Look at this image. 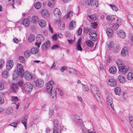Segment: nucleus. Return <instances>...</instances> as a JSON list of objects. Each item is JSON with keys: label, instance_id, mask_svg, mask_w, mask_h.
I'll return each mask as SVG.
<instances>
[{"label": "nucleus", "instance_id": "nucleus-8", "mask_svg": "<svg viewBox=\"0 0 133 133\" xmlns=\"http://www.w3.org/2000/svg\"><path fill=\"white\" fill-rule=\"evenodd\" d=\"M119 70L120 71H122L123 74H125L128 70V68L127 66H122V64H119L117 63Z\"/></svg>", "mask_w": 133, "mask_h": 133}, {"label": "nucleus", "instance_id": "nucleus-60", "mask_svg": "<svg viewBox=\"0 0 133 133\" xmlns=\"http://www.w3.org/2000/svg\"><path fill=\"white\" fill-rule=\"evenodd\" d=\"M119 26V24L116 23L114 25L113 27L115 30H116L118 28Z\"/></svg>", "mask_w": 133, "mask_h": 133}, {"label": "nucleus", "instance_id": "nucleus-1", "mask_svg": "<svg viewBox=\"0 0 133 133\" xmlns=\"http://www.w3.org/2000/svg\"><path fill=\"white\" fill-rule=\"evenodd\" d=\"M91 89L95 98L97 101L99 102H101V98L100 94L97 88L95 86H92L91 87Z\"/></svg>", "mask_w": 133, "mask_h": 133}, {"label": "nucleus", "instance_id": "nucleus-12", "mask_svg": "<svg viewBox=\"0 0 133 133\" xmlns=\"http://www.w3.org/2000/svg\"><path fill=\"white\" fill-rule=\"evenodd\" d=\"M74 117L75 121L78 125H81L83 124V123L82 121V119H79V116L76 115L74 116Z\"/></svg>", "mask_w": 133, "mask_h": 133}, {"label": "nucleus", "instance_id": "nucleus-64", "mask_svg": "<svg viewBox=\"0 0 133 133\" xmlns=\"http://www.w3.org/2000/svg\"><path fill=\"white\" fill-rule=\"evenodd\" d=\"M67 70V67L66 66H63L61 67L60 70L61 72H63L64 71Z\"/></svg>", "mask_w": 133, "mask_h": 133}, {"label": "nucleus", "instance_id": "nucleus-63", "mask_svg": "<svg viewBox=\"0 0 133 133\" xmlns=\"http://www.w3.org/2000/svg\"><path fill=\"white\" fill-rule=\"evenodd\" d=\"M4 64V61L3 59H1L0 60V65H2V66Z\"/></svg>", "mask_w": 133, "mask_h": 133}, {"label": "nucleus", "instance_id": "nucleus-33", "mask_svg": "<svg viewBox=\"0 0 133 133\" xmlns=\"http://www.w3.org/2000/svg\"><path fill=\"white\" fill-rule=\"evenodd\" d=\"M81 39H79L77 42V44L76 46L77 49L78 50L81 51L82 49L80 45Z\"/></svg>", "mask_w": 133, "mask_h": 133}, {"label": "nucleus", "instance_id": "nucleus-45", "mask_svg": "<svg viewBox=\"0 0 133 133\" xmlns=\"http://www.w3.org/2000/svg\"><path fill=\"white\" fill-rule=\"evenodd\" d=\"M128 18L130 24L133 23V17L131 15H128Z\"/></svg>", "mask_w": 133, "mask_h": 133}, {"label": "nucleus", "instance_id": "nucleus-18", "mask_svg": "<svg viewBox=\"0 0 133 133\" xmlns=\"http://www.w3.org/2000/svg\"><path fill=\"white\" fill-rule=\"evenodd\" d=\"M38 24L41 27H45L46 25V21L42 19L39 20L38 21Z\"/></svg>", "mask_w": 133, "mask_h": 133}, {"label": "nucleus", "instance_id": "nucleus-59", "mask_svg": "<svg viewBox=\"0 0 133 133\" xmlns=\"http://www.w3.org/2000/svg\"><path fill=\"white\" fill-rule=\"evenodd\" d=\"M82 28H80L77 31V34L79 35H81L82 34Z\"/></svg>", "mask_w": 133, "mask_h": 133}, {"label": "nucleus", "instance_id": "nucleus-42", "mask_svg": "<svg viewBox=\"0 0 133 133\" xmlns=\"http://www.w3.org/2000/svg\"><path fill=\"white\" fill-rule=\"evenodd\" d=\"M121 91V89L118 87H117L115 89V92L116 95H119Z\"/></svg>", "mask_w": 133, "mask_h": 133}, {"label": "nucleus", "instance_id": "nucleus-37", "mask_svg": "<svg viewBox=\"0 0 133 133\" xmlns=\"http://www.w3.org/2000/svg\"><path fill=\"white\" fill-rule=\"evenodd\" d=\"M88 17L93 21H95L97 18V15L95 14L89 16Z\"/></svg>", "mask_w": 133, "mask_h": 133}, {"label": "nucleus", "instance_id": "nucleus-41", "mask_svg": "<svg viewBox=\"0 0 133 133\" xmlns=\"http://www.w3.org/2000/svg\"><path fill=\"white\" fill-rule=\"evenodd\" d=\"M55 0H50L48 2V6L50 7H53L54 5V1Z\"/></svg>", "mask_w": 133, "mask_h": 133}, {"label": "nucleus", "instance_id": "nucleus-61", "mask_svg": "<svg viewBox=\"0 0 133 133\" xmlns=\"http://www.w3.org/2000/svg\"><path fill=\"white\" fill-rule=\"evenodd\" d=\"M17 84L20 86H22L23 84V82L22 80H20L17 83Z\"/></svg>", "mask_w": 133, "mask_h": 133}, {"label": "nucleus", "instance_id": "nucleus-46", "mask_svg": "<svg viewBox=\"0 0 133 133\" xmlns=\"http://www.w3.org/2000/svg\"><path fill=\"white\" fill-rule=\"evenodd\" d=\"M2 75L4 77L6 78L9 75L8 71L6 70L4 71L2 73Z\"/></svg>", "mask_w": 133, "mask_h": 133}, {"label": "nucleus", "instance_id": "nucleus-48", "mask_svg": "<svg viewBox=\"0 0 133 133\" xmlns=\"http://www.w3.org/2000/svg\"><path fill=\"white\" fill-rule=\"evenodd\" d=\"M109 107L113 114L114 115H116V112L113 107V106H112Z\"/></svg>", "mask_w": 133, "mask_h": 133}, {"label": "nucleus", "instance_id": "nucleus-22", "mask_svg": "<svg viewBox=\"0 0 133 133\" xmlns=\"http://www.w3.org/2000/svg\"><path fill=\"white\" fill-rule=\"evenodd\" d=\"M109 71L110 73L115 74L117 72V69L115 66H112L110 68Z\"/></svg>", "mask_w": 133, "mask_h": 133}, {"label": "nucleus", "instance_id": "nucleus-35", "mask_svg": "<svg viewBox=\"0 0 133 133\" xmlns=\"http://www.w3.org/2000/svg\"><path fill=\"white\" fill-rule=\"evenodd\" d=\"M127 78L128 80H132L133 78V73L131 72L128 73L127 75Z\"/></svg>", "mask_w": 133, "mask_h": 133}, {"label": "nucleus", "instance_id": "nucleus-11", "mask_svg": "<svg viewBox=\"0 0 133 133\" xmlns=\"http://www.w3.org/2000/svg\"><path fill=\"white\" fill-rule=\"evenodd\" d=\"M117 34L118 36L121 38H124L126 36L125 32L121 30H118Z\"/></svg>", "mask_w": 133, "mask_h": 133}, {"label": "nucleus", "instance_id": "nucleus-14", "mask_svg": "<svg viewBox=\"0 0 133 133\" xmlns=\"http://www.w3.org/2000/svg\"><path fill=\"white\" fill-rule=\"evenodd\" d=\"M121 53L123 56H127L128 55V52L126 47H124L122 48Z\"/></svg>", "mask_w": 133, "mask_h": 133}, {"label": "nucleus", "instance_id": "nucleus-25", "mask_svg": "<svg viewBox=\"0 0 133 133\" xmlns=\"http://www.w3.org/2000/svg\"><path fill=\"white\" fill-rule=\"evenodd\" d=\"M58 28L59 29L63 30L65 29L64 23L63 21H60L58 24Z\"/></svg>", "mask_w": 133, "mask_h": 133}, {"label": "nucleus", "instance_id": "nucleus-5", "mask_svg": "<svg viewBox=\"0 0 133 133\" xmlns=\"http://www.w3.org/2000/svg\"><path fill=\"white\" fill-rule=\"evenodd\" d=\"M54 125V128L53 129L54 131L53 133H61L62 130L61 129H59L57 128L58 125V122L56 119H54L53 121Z\"/></svg>", "mask_w": 133, "mask_h": 133}, {"label": "nucleus", "instance_id": "nucleus-44", "mask_svg": "<svg viewBox=\"0 0 133 133\" xmlns=\"http://www.w3.org/2000/svg\"><path fill=\"white\" fill-rule=\"evenodd\" d=\"M110 6L113 11H117L118 10V8L116 6L113 4H110Z\"/></svg>", "mask_w": 133, "mask_h": 133}, {"label": "nucleus", "instance_id": "nucleus-3", "mask_svg": "<svg viewBox=\"0 0 133 133\" xmlns=\"http://www.w3.org/2000/svg\"><path fill=\"white\" fill-rule=\"evenodd\" d=\"M23 88L25 92L28 94H29L32 89V86L29 82L25 83L24 86Z\"/></svg>", "mask_w": 133, "mask_h": 133}, {"label": "nucleus", "instance_id": "nucleus-28", "mask_svg": "<svg viewBox=\"0 0 133 133\" xmlns=\"http://www.w3.org/2000/svg\"><path fill=\"white\" fill-rule=\"evenodd\" d=\"M44 40V37L41 35H38L36 38V40L38 41L41 42Z\"/></svg>", "mask_w": 133, "mask_h": 133}, {"label": "nucleus", "instance_id": "nucleus-38", "mask_svg": "<svg viewBox=\"0 0 133 133\" xmlns=\"http://www.w3.org/2000/svg\"><path fill=\"white\" fill-rule=\"evenodd\" d=\"M30 52L29 50H26L24 52V55L26 58H28L30 55Z\"/></svg>", "mask_w": 133, "mask_h": 133}, {"label": "nucleus", "instance_id": "nucleus-39", "mask_svg": "<svg viewBox=\"0 0 133 133\" xmlns=\"http://www.w3.org/2000/svg\"><path fill=\"white\" fill-rule=\"evenodd\" d=\"M35 39V36L33 35H31L29 36L28 40L30 42H31L34 40Z\"/></svg>", "mask_w": 133, "mask_h": 133}, {"label": "nucleus", "instance_id": "nucleus-21", "mask_svg": "<svg viewBox=\"0 0 133 133\" xmlns=\"http://www.w3.org/2000/svg\"><path fill=\"white\" fill-rule=\"evenodd\" d=\"M38 17L37 16H34L31 17L30 21L31 22L35 23L38 21Z\"/></svg>", "mask_w": 133, "mask_h": 133}, {"label": "nucleus", "instance_id": "nucleus-27", "mask_svg": "<svg viewBox=\"0 0 133 133\" xmlns=\"http://www.w3.org/2000/svg\"><path fill=\"white\" fill-rule=\"evenodd\" d=\"M11 87L12 90L14 92H16L18 89V86L16 84H12Z\"/></svg>", "mask_w": 133, "mask_h": 133}, {"label": "nucleus", "instance_id": "nucleus-58", "mask_svg": "<svg viewBox=\"0 0 133 133\" xmlns=\"http://www.w3.org/2000/svg\"><path fill=\"white\" fill-rule=\"evenodd\" d=\"M91 108L94 111H95L97 109V106L93 104L91 105Z\"/></svg>", "mask_w": 133, "mask_h": 133}, {"label": "nucleus", "instance_id": "nucleus-6", "mask_svg": "<svg viewBox=\"0 0 133 133\" xmlns=\"http://www.w3.org/2000/svg\"><path fill=\"white\" fill-rule=\"evenodd\" d=\"M17 67L18 75L21 77H22L24 73L22 65L21 64L18 63L17 64Z\"/></svg>", "mask_w": 133, "mask_h": 133}, {"label": "nucleus", "instance_id": "nucleus-51", "mask_svg": "<svg viewBox=\"0 0 133 133\" xmlns=\"http://www.w3.org/2000/svg\"><path fill=\"white\" fill-rule=\"evenodd\" d=\"M91 27L94 29L96 28L97 26V24L96 22L91 23Z\"/></svg>", "mask_w": 133, "mask_h": 133}, {"label": "nucleus", "instance_id": "nucleus-20", "mask_svg": "<svg viewBox=\"0 0 133 133\" xmlns=\"http://www.w3.org/2000/svg\"><path fill=\"white\" fill-rule=\"evenodd\" d=\"M41 13L42 15L45 17H47L49 15L48 12L45 10H42L41 11Z\"/></svg>", "mask_w": 133, "mask_h": 133}, {"label": "nucleus", "instance_id": "nucleus-56", "mask_svg": "<svg viewBox=\"0 0 133 133\" xmlns=\"http://www.w3.org/2000/svg\"><path fill=\"white\" fill-rule=\"evenodd\" d=\"M11 100L13 101H16L18 100L17 97L16 96H12L11 97Z\"/></svg>", "mask_w": 133, "mask_h": 133}, {"label": "nucleus", "instance_id": "nucleus-16", "mask_svg": "<svg viewBox=\"0 0 133 133\" xmlns=\"http://www.w3.org/2000/svg\"><path fill=\"white\" fill-rule=\"evenodd\" d=\"M54 14L56 17H59L61 15V13L60 10L57 8L55 9L53 11Z\"/></svg>", "mask_w": 133, "mask_h": 133}, {"label": "nucleus", "instance_id": "nucleus-19", "mask_svg": "<svg viewBox=\"0 0 133 133\" xmlns=\"http://www.w3.org/2000/svg\"><path fill=\"white\" fill-rule=\"evenodd\" d=\"M57 37L61 38L63 37V35L61 33H58L55 34L52 37V39L54 41H55L57 39Z\"/></svg>", "mask_w": 133, "mask_h": 133}, {"label": "nucleus", "instance_id": "nucleus-17", "mask_svg": "<svg viewBox=\"0 0 133 133\" xmlns=\"http://www.w3.org/2000/svg\"><path fill=\"white\" fill-rule=\"evenodd\" d=\"M13 112V109L11 107H9L5 110V114L9 116L12 114Z\"/></svg>", "mask_w": 133, "mask_h": 133}, {"label": "nucleus", "instance_id": "nucleus-10", "mask_svg": "<svg viewBox=\"0 0 133 133\" xmlns=\"http://www.w3.org/2000/svg\"><path fill=\"white\" fill-rule=\"evenodd\" d=\"M108 84L111 87H114L116 86L117 82L114 79L111 78L108 79Z\"/></svg>", "mask_w": 133, "mask_h": 133}, {"label": "nucleus", "instance_id": "nucleus-26", "mask_svg": "<svg viewBox=\"0 0 133 133\" xmlns=\"http://www.w3.org/2000/svg\"><path fill=\"white\" fill-rule=\"evenodd\" d=\"M85 44L87 45L89 47H92L94 45L93 42L90 40H88L86 41Z\"/></svg>", "mask_w": 133, "mask_h": 133}, {"label": "nucleus", "instance_id": "nucleus-7", "mask_svg": "<svg viewBox=\"0 0 133 133\" xmlns=\"http://www.w3.org/2000/svg\"><path fill=\"white\" fill-rule=\"evenodd\" d=\"M59 94V95L62 96L64 94L63 91L62 90H60L59 89H56L55 90H53L51 92V98H53L56 97V93Z\"/></svg>", "mask_w": 133, "mask_h": 133}, {"label": "nucleus", "instance_id": "nucleus-13", "mask_svg": "<svg viewBox=\"0 0 133 133\" xmlns=\"http://www.w3.org/2000/svg\"><path fill=\"white\" fill-rule=\"evenodd\" d=\"M89 34L90 36H92V35H94V36H92V37H93L92 38H91V40L92 41H95L97 40V35L96 34V32L95 31L93 30H91L89 33Z\"/></svg>", "mask_w": 133, "mask_h": 133}, {"label": "nucleus", "instance_id": "nucleus-9", "mask_svg": "<svg viewBox=\"0 0 133 133\" xmlns=\"http://www.w3.org/2000/svg\"><path fill=\"white\" fill-rule=\"evenodd\" d=\"M35 82L36 86L39 88L42 87L44 84L43 80L41 79H39L36 80Z\"/></svg>", "mask_w": 133, "mask_h": 133}, {"label": "nucleus", "instance_id": "nucleus-40", "mask_svg": "<svg viewBox=\"0 0 133 133\" xmlns=\"http://www.w3.org/2000/svg\"><path fill=\"white\" fill-rule=\"evenodd\" d=\"M106 19L108 21H112L115 19L114 16L113 15H108L106 17Z\"/></svg>", "mask_w": 133, "mask_h": 133}, {"label": "nucleus", "instance_id": "nucleus-62", "mask_svg": "<svg viewBox=\"0 0 133 133\" xmlns=\"http://www.w3.org/2000/svg\"><path fill=\"white\" fill-rule=\"evenodd\" d=\"M4 102V99L3 98L0 97V104H3Z\"/></svg>", "mask_w": 133, "mask_h": 133}, {"label": "nucleus", "instance_id": "nucleus-32", "mask_svg": "<svg viewBox=\"0 0 133 133\" xmlns=\"http://www.w3.org/2000/svg\"><path fill=\"white\" fill-rule=\"evenodd\" d=\"M118 79L121 83H123L125 81V78L122 75H119L118 76Z\"/></svg>", "mask_w": 133, "mask_h": 133}, {"label": "nucleus", "instance_id": "nucleus-57", "mask_svg": "<svg viewBox=\"0 0 133 133\" xmlns=\"http://www.w3.org/2000/svg\"><path fill=\"white\" fill-rule=\"evenodd\" d=\"M41 44V42L37 41L35 43V45L38 48L39 47Z\"/></svg>", "mask_w": 133, "mask_h": 133}, {"label": "nucleus", "instance_id": "nucleus-49", "mask_svg": "<svg viewBox=\"0 0 133 133\" xmlns=\"http://www.w3.org/2000/svg\"><path fill=\"white\" fill-rule=\"evenodd\" d=\"M83 90L85 91H88L89 90V88L87 85H84L83 84Z\"/></svg>", "mask_w": 133, "mask_h": 133}, {"label": "nucleus", "instance_id": "nucleus-30", "mask_svg": "<svg viewBox=\"0 0 133 133\" xmlns=\"http://www.w3.org/2000/svg\"><path fill=\"white\" fill-rule=\"evenodd\" d=\"M39 51V50L38 48H32L31 50V53L34 54H37Z\"/></svg>", "mask_w": 133, "mask_h": 133}, {"label": "nucleus", "instance_id": "nucleus-4", "mask_svg": "<svg viewBox=\"0 0 133 133\" xmlns=\"http://www.w3.org/2000/svg\"><path fill=\"white\" fill-rule=\"evenodd\" d=\"M111 96V94H108L106 97V101L108 106L109 107L112 106H114Z\"/></svg>", "mask_w": 133, "mask_h": 133}, {"label": "nucleus", "instance_id": "nucleus-47", "mask_svg": "<svg viewBox=\"0 0 133 133\" xmlns=\"http://www.w3.org/2000/svg\"><path fill=\"white\" fill-rule=\"evenodd\" d=\"M75 24V23L73 21L71 22L69 24V29H70L72 30L73 29Z\"/></svg>", "mask_w": 133, "mask_h": 133}, {"label": "nucleus", "instance_id": "nucleus-36", "mask_svg": "<svg viewBox=\"0 0 133 133\" xmlns=\"http://www.w3.org/2000/svg\"><path fill=\"white\" fill-rule=\"evenodd\" d=\"M41 4L39 2H36L34 5L35 8L37 9H39L41 7Z\"/></svg>", "mask_w": 133, "mask_h": 133}, {"label": "nucleus", "instance_id": "nucleus-34", "mask_svg": "<svg viewBox=\"0 0 133 133\" xmlns=\"http://www.w3.org/2000/svg\"><path fill=\"white\" fill-rule=\"evenodd\" d=\"M107 33L109 36H112L113 34V30L110 28H108L107 30Z\"/></svg>", "mask_w": 133, "mask_h": 133}, {"label": "nucleus", "instance_id": "nucleus-52", "mask_svg": "<svg viewBox=\"0 0 133 133\" xmlns=\"http://www.w3.org/2000/svg\"><path fill=\"white\" fill-rule=\"evenodd\" d=\"M129 122L132 127L133 128V117H129Z\"/></svg>", "mask_w": 133, "mask_h": 133}, {"label": "nucleus", "instance_id": "nucleus-53", "mask_svg": "<svg viewBox=\"0 0 133 133\" xmlns=\"http://www.w3.org/2000/svg\"><path fill=\"white\" fill-rule=\"evenodd\" d=\"M91 30V29L90 28H84L83 30V31L85 33L87 34L89 31H90Z\"/></svg>", "mask_w": 133, "mask_h": 133}, {"label": "nucleus", "instance_id": "nucleus-54", "mask_svg": "<svg viewBox=\"0 0 133 133\" xmlns=\"http://www.w3.org/2000/svg\"><path fill=\"white\" fill-rule=\"evenodd\" d=\"M8 63V64L10 65L11 66H14V63L13 61L11 60H9L7 63Z\"/></svg>", "mask_w": 133, "mask_h": 133}, {"label": "nucleus", "instance_id": "nucleus-23", "mask_svg": "<svg viewBox=\"0 0 133 133\" xmlns=\"http://www.w3.org/2000/svg\"><path fill=\"white\" fill-rule=\"evenodd\" d=\"M22 24L23 25L26 27H28L29 25V21L28 19L25 18L23 21Z\"/></svg>", "mask_w": 133, "mask_h": 133}, {"label": "nucleus", "instance_id": "nucleus-24", "mask_svg": "<svg viewBox=\"0 0 133 133\" xmlns=\"http://www.w3.org/2000/svg\"><path fill=\"white\" fill-rule=\"evenodd\" d=\"M91 5L97 8L98 5V2L97 0H92L90 2Z\"/></svg>", "mask_w": 133, "mask_h": 133}, {"label": "nucleus", "instance_id": "nucleus-55", "mask_svg": "<svg viewBox=\"0 0 133 133\" xmlns=\"http://www.w3.org/2000/svg\"><path fill=\"white\" fill-rule=\"evenodd\" d=\"M19 61L20 62L23 63L24 61V59L23 57L20 56L19 58Z\"/></svg>", "mask_w": 133, "mask_h": 133}, {"label": "nucleus", "instance_id": "nucleus-43", "mask_svg": "<svg viewBox=\"0 0 133 133\" xmlns=\"http://www.w3.org/2000/svg\"><path fill=\"white\" fill-rule=\"evenodd\" d=\"M73 14V12L70 11L67 13L66 15L64 16V17H66L67 18H70L72 16Z\"/></svg>", "mask_w": 133, "mask_h": 133}, {"label": "nucleus", "instance_id": "nucleus-50", "mask_svg": "<svg viewBox=\"0 0 133 133\" xmlns=\"http://www.w3.org/2000/svg\"><path fill=\"white\" fill-rule=\"evenodd\" d=\"M69 72L70 73H72L76 74H78L79 73L76 70L73 69H71V70L69 71Z\"/></svg>", "mask_w": 133, "mask_h": 133}, {"label": "nucleus", "instance_id": "nucleus-31", "mask_svg": "<svg viewBox=\"0 0 133 133\" xmlns=\"http://www.w3.org/2000/svg\"><path fill=\"white\" fill-rule=\"evenodd\" d=\"M27 120V117H24L22 121V123L24 124L25 129H26V123Z\"/></svg>", "mask_w": 133, "mask_h": 133}, {"label": "nucleus", "instance_id": "nucleus-2", "mask_svg": "<svg viewBox=\"0 0 133 133\" xmlns=\"http://www.w3.org/2000/svg\"><path fill=\"white\" fill-rule=\"evenodd\" d=\"M54 84L53 82L51 80L48 82L46 84V91L48 93H50L51 97V93L53 91H52V89Z\"/></svg>", "mask_w": 133, "mask_h": 133}, {"label": "nucleus", "instance_id": "nucleus-15", "mask_svg": "<svg viewBox=\"0 0 133 133\" xmlns=\"http://www.w3.org/2000/svg\"><path fill=\"white\" fill-rule=\"evenodd\" d=\"M50 45V42L49 41H47L42 45V49L43 50H46L49 47Z\"/></svg>", "mask_w": 133, "mask_h": 133}, {"label": "nucleus", "instance_id": "nucleus-29", "mask_svg": "<svg viewBox=\"0 0 133 133\" xmlns=\"http://www.w3.org/2000/svg\"><path fill=\"white\" fill-rule=\"evenodd\" d=\"M25 78L27 80L30 79L32 77V76L28 72H25L24 74Z\"/></svg>", "mask_w": 133, "mask_h": 133}]
</instances>
